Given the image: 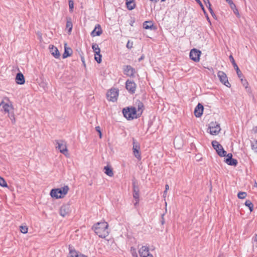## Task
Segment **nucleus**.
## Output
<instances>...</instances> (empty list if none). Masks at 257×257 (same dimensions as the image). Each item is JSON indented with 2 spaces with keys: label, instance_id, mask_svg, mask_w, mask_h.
Wrapping results in <instances>:
<instances>
[{
  "label": "nucleus",
  "instance_id": "1",
  "mask_svg": "<svg viewBox=\"0 0 257 257\" xmlns=\"http://www.w3.org/2000/svg\"><path fill=\"white\" fill-rule=\"evenodd\" d=\"M108 227V223L106 222L103 221L95 224L92 228L99 237L105 238L109 234Z\"/></svg>",
  "mask_w": 257,
  "mask_h": 257
},
{
  "label": "nucleus",
  "instance_id": "2",
  "mask_svg": "<svg viewBox=\"0 0 257 257\" xmlns=\"http://www.w3.org/2000/svg\"><path fill=\"white\" fill-rule=\"evenodd\" d=\"M69 188L66 185L59 188H55L51 190L50 195L52 197L56 199L62 198L67 194Z\"/></svg>",
  "mask_w": 257,
  "mask_h": 257
},
{
  "label": "nucleus",
  "instance_id": "3",
  "mask_svg": "<svg viewBox=\"0 0 257 257\" xmlns=\"http://www.w3.org/2000/svg\"><path fill=\"white\" fill-rule=\"evenodd\" d=\"M122 113L124 116L128 120H132L140 117L138 116V114L137 113V108H133L132 107L131 108L127 107L123 108Z\"/></svg>",
  "mask_w": 257,
  "mask_h": 257
},
{
  "label": "nucleus",
  "instance_id": "4",
  "mask_svg": "<svg viewBox=\"0 0 257 257\" xmlns=\"http://www.w3.org/2000/svg\"><path fill=\"white\" fill-rule=\"evenodd\" d=\"M212 145L219 156L224 157L226 156V152L224 150L222 146L217 141H213Z\"/></svg>",
  "mask_w": 257,
  "mask_h": 257
},
{
  "label": "nucleus",
  "instance_id": "5",
  "mask_svg": "<svg viewBox=\"0 0 257 257\" xmlns=\"http://www.w3.org/2000/svg\"><path fill=\"white\" fill-rule=\"evenodd\" d=\"M118 95V90L116 88L110 89L106 94L107 99L112 102L116 101Z\"/></svg>",
  "mask_w": 257,
  "mask_h": 257
},
{
  "label": "nucleus",
  "instance_id": "6",
  "mask_svg": "<svg viewBox=\"0 0 257 257\" xmlns=\"http://www.w3.org/2000/svg\"><path fill=\"white\" fill-rule=\"evenodd\" d=\"M209 132L211 135H216L220 131L221 128L219 123L216 122H211L209 126Z\"/></svg>",
  "mask_w": 257,
  "mask_h": 257
},
{
  "label": "nucleus",
  "instance_id": "7",
  "mask_svg": "<svg viewBox=\"0 0 257 257\" xmlns=\"http://www.w3.org/2000/svg\"><path fill=\"white\" fill-rule=\"evenodd\" d=\"M57 146L56 147L58 150H59L60 152L67 156L68 154V150L67 149L66 143L63 141H56Z\"/></svg>",
  "mask_w": 257,
  "mask_h": 257
},
{
  "label": "nucleus",
  "instance_id": "8",
  "mask_svg": "<svg viewBox=\"0 0 257 257\" xmlns=\"http://www.w3.org/2000/svg\"><path fill=\"white\" fill-rule=\"evenodd\" d=\"M217 76L219 79L220 81L222 83H223L224 85L228 88L230 87L231 85L229 83L227 77L224 72L223 71H219L217 73Z\"/></svg>",
  "mask_w": 257,
  "mask_h": 257
},
{
  "label": "nucleus",
  "instance_id": "9",
  "mask_svg": "<svg viewBox=\"0 0 257 257\" xmlns=\"http://www.w3.org/2000/svg\"><path fill=\"white\" fill-rule=\"evenodd\" d=\"M201 53L200 50L196 49H193L190 52L189 56L190 59L194 62H199Z\"/></svg>",
  "mask_w": 257,
  "mask_h": 257
},
{
  "label": "nucleus",
  "instance_id": "10",
  "mask_svg": "<svg viewBox=\"0 0 257 257\" xmlns=\"http://www.w3.org/2000/svg\"><path fill=\"white\" fill-rule=\"evenodd\" d=\"M136 84L133 80H127L125 82V88L128 91L131 93L134 94L136 91Z\"/></svg>",
  "mask_w": 257,
  "mask_h": 257
},
{
  "label": "nucleus",
  "instance_id": "11",
  "mask_svg": "<svg viewBox=\"0 0 257 257\" xmlns=\"http://www.w3.org/2000/svg\"><path fill=\"white\" fill-rule=\"evenodd\" d=\"M141 257H153L152 254L149 252V247L147 246H143L139 250Z\"/></svg>",
  "mask_w": 257,
  "mask_h": 257
},
{
  "label": "nucleus",
  "instance_id": "12",
  "mask_svg": "<svg viewBox=\"0 0 257 257\" xmlns=\"http://www.w3.org/2000/svg\"><path fill=\"white\" fill-rule=\"evenodd\" d=\"M133 108H137V113L138 116H140L144 110V106L143 103L139 100H137L135 102V106Z\"/></svg>",
  "mask_w": 257,
  "mask_h": 257
},
{
  "label": "nucleus",
  "instance_id": "13",
  "mask_svg": "<svg viewBox=\"0 0 257 257\" xmlns=\"http://www.w3.org/2000/svg\"><path fill=\"white\" fill-rule=\"evenodd\" d=\"M70 212V207L69 204L62 205L59 210V213L62 217L68 215Z\"/></svg>",
  "mask_w": 257,
  "mask_h": 257
},
{
  "label": "nucleus",
  "instance_id": "14",
  "mask_svg": "<svg viewBox=\"0 0 257 257\" xmlns=\"http://www.w3.org/2000/svg\"><path fill=\"white\" fill-rule=\"evenodd\" d=\"M123 72L125 75L129 77H134L136 71L131 66L126 65L123 67Z\"/></svg>",
  "mask_w": 257,
  "mask_h": 257
},
{
  "label": "nucleus",
  "instance_id": "15",
  "mask_svg": "<svg viewBox=\"0 0 257 257\" xmlns=\"http://www.w3.org/2000/svg\"><path fill=\"white\" fill-rule=\"evenodd\" d=\"M133 153L134 156L139 160L141 159V154L140 153V146L134 140L133 142Z\"/></svg>",
  "mask_w": 257,
  "mask_h": 257
},
{
  "label": "nucleus",
  "instance_id": "16",
  "mask_svg": "<svg viewBox=\"0 0 257 257\" xmlns=\"http://www.w3.org/2000/svg\"><path fill=\"white\" fill-rule=\"evenodd\" d=\"M203 111V106L201 104L198 103L195 108L194 115L196 117H199L202 115Z\"/></svg>",
  "mask_w": 257,
  "mask_h": 257
},
{
  "label": "nucleus",
  "instance_id": "17",
  "mask_svg": "<svg viewBox=\"0 0 257 257\" xmlns=\"http://www.w3.org/2000/svg\"><path fill=\"white\" fill-rule=\"evenodd\" d=\"M15 81L18 84L22 85L25 82V79L24 75L20 72L18 73L15 78Z\"/></svg>",
  "mask_w": 257,
  "mask_h": 257
},
{
  "label": "nucleus",
  "instance_id": "18",
  "mask_svg": "<svg viewBox=\"0 0 257 257\" xmlns=\"http://www.w3.org/2000/svg\"><path fill=\"white\" fill-rule=\"evenodd\" d=\"M229 59L231 61L234 69H235L236 71V73L237 74V76L239 78H240V77H242V73L240 71V70H239L238 66L237 65V64H236L234 60V58L233 57H232V55H230L229 56Z\"/></svg>",
  "mask_w": 257,
  "mask_h": 257
},
{
  "label": "nucleus",
  "instance_id": "19",
  "mask_svg": "<svg viewBox=\"0 0 257 257\" xmlns=\"http://www.w3.org/2000/svg\"><path fill=\"white\" fill-rule=\"evenodd\" d=\"M133 197L135 199H139L140 197V190L139 186L135 182L133 183Z\"/></svg>",
  "mask_w": 257,
  "mask_h": 257
},
{
  "label": "nucleus",
  "instance_id": "20",
  "mask_svg": "<svg viewBox=\"0 0 257 257\" xmlns=\"http://www.w3.org/2000/svg\"><path fill=\"white\" fill-rule=\"evenodd\" d=\"M102 30L99 24H97L95 26L94 29L92 31L91 33V35L92 37H95L96 36H100L102 34Z\"/></svg>",
  "mask_w": 257,
  "mask_h": 257
},
{
  "label": "nucleus",
  "instance_id": "21",
  "mask_svg": "<svg viewBox=\"0 0 257 257\" xmlns=\"http://www.w3.org/2000/svg\"><path fill=\"white\" fill-rule=\"evenodd\" d=\"M50 51L51 54L56 58H59L60 56V54L58 50V49L54 46H50Z\"/></svg>",
  "mask_w": 257,
  "mask_h": 257
},
{
  "label": "nucleus",
  "instance_id": "22",
  "mask_svg": "<svg viewBox=\"0 0 257 257\" xmlns=\"http://www.w3.org/2000/svg\"><path fill=\"white\" fill-rule=\"evenodd\" d=\"M67 44H65L64 46V52L63 54L62 57L65 59L69 56H70L72 54V50L70 48L66 47Z\"/></svg>",
  "mask_w": 257,
  "mask_h": 257
},
{
  "label": "nucleus",
  "instance_id": "23",
  "mask_svg": "<svg viewBox=\"0 0 257 257\" xmlns=\"http://www.w3.org/2000/svg\"><path fill=\"white\" fill-rule=\"evenodd\" d=\"M143 28L145 29H154V26L151 21H146L143 23Z\"/></svg>",
  "mask_w": 257,
  "mask_h": 257
},
{
  "label": "nucleus",
  "instance_id": "24",
  "mask_svg": "<svg viewBox=\"0 0 257 257\" xmlns=\"http://www.w3.org/2000/svg\"><path fill=\"white\" fill-rule=\"evenodd\" d=\"M104 173L107 176L109 177H112L113 176V172L112 168L108 166H105L104 167Z\"/></svg>",
  "mask_w": 257,
  "mask_h": 257
},
{
  "label": "nucleus",
  "instance_id": "25",
  "mask_svg": "<svg viewBox=\"0 0 257 257\" xmlns=\"http://www.w3.org/2000/svg\"><path fill=\"white\" fill-rule=\"evenodd\" d=\"M225 162L230 166H236L237 164V161L234 159H225Z\"/></svg>",
  "mask_w": 257,
  "mask_h": 257
},
{
  "label": "nucleus",
  "instance_id": "26",
  "mask_svg": "<svg viewBox=\"0 0 257 257\" xmlns=\"http://www.w3.org/2000/svg\"><path fill=\"white\" fill-rule=\"evenodd\" d=\"M174 144L175 147H177L179 149L182 146V141L179 137H176L174 139Z\"/></svg>",
  "mask_w": 257,
  "mask_h": 257
},
{
  "label": "nucleus",
  "instance_id": "27",
  "mask_svg": "<svg viewBox=\"0 0 257 257\" xmlns=\"http://www.w3.org/2000/svg\"><path fill=\"white\" fill-rule=\"evenodd\" d=\"M134 0H126V5L128 9L132 10L135 8V4L133 2Z\"/></svg>",
  "mask_w": 257,
  "mask_h": 257
},
{
  "label": "nucleus",
  "instance_id": "28",
  "mask_svg": "<svg viewBox=\"0 0 257 257\" xmlns=\"http://www.w3.org/2000/svg\"><path fill=\"white\" fill-rule=\"evenodd\" d=\"M0 106L3 107L5 112H8L9 111L10 106L8 103H5L3 101L1 102Z\"/></svg>",
  "mask_w": 257,
  "mask_h": 257
},
{
  "label": "nucleus",
  "instance_id": "29",
  "mask_svg": "<svg viewBox=\"0 0 257 257\" xmlns=\"http://www.w3.org/2000/svg\"><path fill=\"white\" fill-rule=\"evenodd\" d=\"M73 27L72 23L71 21V19L69 18L67 20L66 23V28L68 29V32L70 33L72 31V29Z\"/></svg>",
  "mask_w": 257,
  "mask_h": 257
},
{
  "label": "nucleus",
  "instance_id": "30",
  "mask_svg": "<svg viewBox=\"0 0 257 257\" xmlns=\"http://www.w3.org/2000/svg\"><path fill=\"white\" fill-rule=\"evenodd\" d=\"M92 48L93 51L94 52L95 54V53H100V48H99L98 45L97 44H96V43L93 44L92 45Z\"/></svg>",
  "mask_w": 257,
  "mask_h": 257
},
{
  "label": "nucleus",
  "instance_id": "31",
  "mask_svg": "<svg viewBox=\"0 0 257 257\" xmlns=\"http://www.w3.org/2000/svg\"><path fill=\"white\" fill-rule=\"evenodd\" d=\"M245 206H247L249 208L250 211H252L253 208V205L250 200H246V201L245 202Z\"/></svg>",
  "mask_w": 257,
  "mask_h": 257
},
{
  "label": "nucleus",
  "instance_id": "32",
  "mask_svg": "<svg viewBox=\"0 0 257 257\" xmlns=\"http://www.w3.org/2000/svg\"><path fill=\"white\" fill-rule=\"evenodd\" d=\"M94 59L98 63H100L101 62V55L100 53H95Z\"/></svg>",
  "mask_w": 257,
  "mask_h": 257
},
{
  "label": "nucleus",
  "instance_id": "33",
  "mask_svg": "<svg viewBox=\"0 0 257 257\" xmlns=\"http://www.w3.org/2000/svg\"><path fill=\"white\" fill-rule=\"evenodd\" d=\"M247 194L245 192H239L237 194V197L239 199H244L246 197Z\"/></svg>",
  "mask_w": 257,
  "mask_h": 257
},
{
  "label": "nucleus",
  "instance_id": "34",
  "mask_svg": "<svg viewBox=\"0 0 257 257\" xmlns=\"http://www.w3.org/2000/svg\"><path fill=\"white\" fill-rule=\"evenodd\" d=\"M130 251L133 257H138L136 249L135 247H131Z\"/></svg>",
  "mask_w": 257,
  "mask_h": 257
},
{
  "label": "nucleus",
  "instance_id": "35",
  "mask_svg": "<svg viewBox=\"0 0 257 257\" xmlns=\"http://www.w3.org/2000/svg\"><path fill=\"white\" fill-rule=\"evenodd\" d=\"M0 186L3 187H6L8 186L7 183L5 179L0 177Z\"/></svg>",
  "mask_w": 257,
  "mask_h": 257
},
{
  "label": "nucleus",
  "instance_id": "36",
  "mask_svg": "<svg viewBox=\"0 0 257 257\" xmlns=\"http://www.w3.org/2000/svg\"><path fill=\"white\" fill-rule=\"evenodd\" d=\"M20 231L23 233H26L28 232V227L26 226H21Z\"/></svg>",
  "mask_w": 257,
  "mask_h": 257
},
{
  "label": "nucleus",
  "instance_id": "37",
  "mask_svg": "<svg viewBox=\"0 0 257 257\" xmlns=\"http://www.w3.org/2000/svg\"><path fill=\"white\" fill-rule=\"evenodd\" d=\"M251 148L255 152H257V140H255L254 143H251Z\"/></svg>",
  "mask_w": 257,
  "mask_h": 257
},
{
  "label": "nucleus",
  "instance_id": "38",
  "mask_svg": "<svg viewBox=\"0 0 257 257\" xmlns=\"http://www.w3.org/2000/svg\"><path fill=\"white\" fill-rule=\"evenodd\" d=\"M230 8L233 10H235V9H236L235 5L233 3V2L231 0H229V1L227 2Z\"/></svg>",
  "mask_w": 257,
  "mask_h": 257
},
{
  "label": "nucleus",
  "instance_id": "39",
  "mask_svg": "<svg viewBox=\"0 0 257 257\" xmlns=\"http://www.w3.org/2000/svg\"><path fill=\"white\" fill-rule=\"evenodd\" d=\"M69 6L70 11H72L74 8L73 2L72 0L69 1Z\"/></svg>",
  "mask_w": 257,
  "mask_h": 257
},
{
  "label": "nucleus",
  "instance_id": "40",
  "mask_svg": "<svg viewBox=\"0 0 257 257\" xmlns=\"http://www.w3.org/2000/svg\"><path fill=\"white\" fill-rule=\"evenodd\" d=\"M133 42L128 40L126 44V47L128 49H131L133 47Z\"/></svg>",
  "mask_w": 257,
  "mask_h": 257
},
{
  "label": "nucleus",
  "instance_id": "41",
  "mask_svg": "<svg viewBox=\"0 0 257 257\" xmlns=\"http://www.w3.org/2000/svg\"><path fill=\"white\" fill-rule=\"evenodd\" d=\"M67 257H76V251L75 250H70V255Z\"/></svg>",
  "mask_w": 257,
  "mask_h": 257
},
{
  "label": "nucleus",
  "instance_id": "42",
  "mask_svg": "<svg viewBox=\"0 0 257 257\" xmlns=\"http://www.w3.org/2000/svg\"><path fill=\"white\" fill-rule=\"evenodd\" d=\"M240 80H241V83L243 84V85L246 88L247 87V85L248 84V83L246 82V81L245 80H243V78H242L241 77H240Z\"/></svg>",
  "mask_w": 257,
  "mask_h": 257
},
{
  "label": "nucleus",
  "instance_id": "43",
  "mask_svg": "<svg viewBox=\"0 0 257 257\" xmlns=\"http://www.w3.org/2000/svg\"><path fill=\"white\" fill-rule=\"evenodd\" d=\"M95 130L99 133V137L101 138L102 136V134L100 131V127L99 126H96Z\"/></svg>",
  "mask_w": 257,
  "mask_h": 257
},
{
  "label": "nucleus",
  "instance_id": "44",
  "mask_svg": "<svg viewBox=\"0 0 257 257\" xmlns=\"http://www.w3.org/2000/svg\"><path fill=\"white\" fill-rule=\"evenodd\" d=\"M169 185L168 184H166L165 185V190L164 191V194H163V196H164V197H165V196L166 195V194H167V192L169 190Z\"/></svg>",
  "mask_w": 257,
  "mask_h": 257
},
{
  "label": "nucleus",
  "instance_id": "45",
  "mask_svg": "<svg viewBox=\"0 0 257 257\" xmlns=\"http://www.w3.org/2000/svg\"><path fill=\"white\" fill-rule=\"evenodd\" d=\"M200 6V7L202 8V9L204 11V9L203 7V6L202 4L201 3V1L200 0H195Z\"/></svg>",
  "mask_w": 257,
  "mask_h": 257
},
{
  "label": "nucleus",
  "instance_id": "46",
  "mask_svg": "<svg viewBox=\"0 0 257 257\" xmlns=\"http://www.w3.org/2000/svg\"><path fill=\"white\" fill-rule=\"evenodd\" d=\"M234 13L238 17H239V14L237 9H235V10H233Z\"/></svg>",
  "mask_w": 257,
  "mask_h": 257
},
{
  "label": "nucleus",
  "instance_id": "47",
  "mask_svg": "<svg viewBox=\"0 0 257 257\" xmlns=\"http://www.w3.org/2000/svg\"><path fill=\"white\" fill-rule=\"evenodd\" d=\"M209 11V12L210 13V14H211L212 16L213 17H215V15L213 10L212 9V8H210V10Z\"/></svg>",
  "mask_w": 257,
  "mask_h": 257
},
{
  "label": "nucleus",
  "instance_id": "48",
  "mask_svg": "<svg viewBox=\"0 0 257 257\" xmlns=\"http://www.w3.org/2000/svg\"><path fill=\"white\" fill-rule=\"evenodd\" d=\"M76 257H88L84 254H78V253L76 251Z\"/></svg>",
  "mask_w": 257,
  "mask_h": 257
},
{
  "label": "nucleus",
  "instance_id": "49",
  "mask_svg": "<svg viewBox=\"0 0 257 257\" xmlns=\"http://www.w3.org/2000/svg\"><path fill=\"white\" fill-rule=\"evenodd\" d=\"M207 4L206 5V6L209 10L210 8H211V5L210 3L209 2V0H207Z\"/></svg>",
  "mask_w": 257,
  "mask_h": 257
},
{
  "label": "nucleus",
  "instance_id": "50",
  "mask_svg": "<svg viewBox=\"0 0 257 257\" xmlns=\"http://www.w3.org/2000/svg\"><path fill=\"white\" fill-rule=\"evenodd\" d=\"M226 157L227 158L226 159H232V155L231 153H228L227 155H226Z\"/></svg>",
  "mask_w": 257,
  "mask_h": 257
},
{
  "label": "nucleus",
  "instance_id": "51",
  "mask_svg": "<svg viewBox=\"0 0 257 257\" xmlns=\"http://www.w3.org/2000/svg\"><path fill=\"white\" fill-rule=\"evenodd\" d=\"M164 214L162 215V219H161V224L162 225H163L165 223V220H164Z\"/></svg>",
  "mask_w": 257,
  "mask_h": 257
},
{
  "label": "nucleus",
  "instance_id": "52",
  "mask_svg": "<svg viewBox=\"0 0 257 257\" xmlns=\"http://www.w3.org/2000/svg\"><path fill=\"white\" fill-rule=\"evenodd\" d=\"M136 202L134 203V205L135 206H137V204L139 203V199H136Z\"/></svg>",
  "mask_w": 257,
  "mask_h": 257
},
{
  "label": "nucleus",
  "instance_id": "53",
  "mask_svg": "<svg viewBox=\"0 0 257 257\" xmlns=\"http://www.w3.org/2000/svg\"><path fill=\"white\" fill-rule=\"evenodd\" d=\"M143 59H144V56H142L141 58H140L139 59V61H141V60H142Z\"/></svg>",
  "mask_w": 257,
  "mask_h": 257
},
{
  "label": "nucleus",
  "instance_id": "54",
  "mask_svg": "<svg viewBox=\"0 0 257 257\" xmlns=\"http://www.w3.org/2000/svg\"><path fill=\"white\" fill-rule=\"evenodd\" d=\"M253 130L254 131L255 133H257V126L255 127L254 128H253Z\"/></svg>",
  "mask_w": 257,
  "mask_h": 257
},
{
  "label": "nucleus",
  "instance_id": "55",
  "mask_svg": "<svg viewBox=\"0 0 257 257\" xmlns=\"http://www.w3.org/2000/svg\"><path fill=\"white\" fill-rule=\"evenodd\" d=\"M150 1L156 3L158 2L159 0H150Z\"/></svg>",
  "mask_w": 257,
  "mask_h": 257
},
{
  "label": "nucleus",
  "instance_id": "56",
  "mask_svg": "<svg viewBox=\"0 0 257 257\" xmlns=\"http://www.w3.org/2000/svg\"><path fill=\"white\" fill-rule=\"evenodd\" d=\"M254 241L256 242V243H257V233H256V236H255V238L254 239Z\"/></svg>",
  "mask_w": 257,
  "mask_h": 257
},
{
  "label": "nucleus",
  "instance_id": "57",
  "mask_svg": "<svg viewBox=\"0 0 257 257\" xmlns=\"http://www.w3.org/2000/svg\"><path fill=\"white\" fill-rule=\"evenodd\" d=\"M204 2L206 4V5L207 4V0H204Z\"/></svg>",
  "mask_w": 257,
  "mask_h": 257
},
{
  "label": "nucleus",
  "instance_id": "58",
  "mask_svg": "<svg viewBox=\"0 0 257 257\" xmlns=\"http://www.w3.org/2000/svg\"><path fill=\"white\" fill-rule=\"evenodd\" d=\"M218 257H224V256L223 254H220Z\"/></svg>",
  "mask_w": 257,
  "mask_h": 257
},
{
  "label": "nucleus",
  "instance_id": "59",
  "mask_svg": "<svg viewBox=\"0 0 257 257\" xmlns=\"http://www.w3.org/2000/svg\"><path fill=\"white\" fill-rule=\"evenodd\" d=\"M166 0H161L162 2H165Z\"/></svg>",
  "mask_w": 257,
  "mask_h": 257
},
{
  "label": "nucleus",
  "instance_id": "60",
  "mask_svg": "<svg viewBox=\"0 0 257 257\" xmlns=\"http://www.w3.org/2000/svg\"><path fill=\"white\" fill-rule=\"evenodd\" d=\"M39 36H40V38L41 39V36L40 35H39Z\"/></svg>",
  "mask_w": 257,
  "mask_h": 257
},
{
  "label": "nucleus",
  "instance_id": "61",
  "mask_svg": "<svg viewBox=\"0 0 257 257\" xmlns=\"http://www.w3.org/2000/svg\"><path fill=\"white\" fill-rule=\"evenodd\" d=\"M39 36H40V38L41 39V36L40 35H39Z\"/></svg>",
  "mask_w": 257,
  "mask_h": 257
},
{
  "label": "nucleus",
  "instance_id": "62",
  "mask_svg": "<svg viewBox=\"0 0 257 257\" xmlns=\"http://www.w3.org/2000/svg\"><path fill=\"white\" fill-rule=\"evenodd\" d=\"M207 19L209 21V22H210V21L209 20V18H207Z\"/></svg>",
  "mask_w": 257,
  "mask_h": 257
},
{
  "label": "nucleus",
  "instance_id": "63",
  "mask_svg": "<svg viewBox=\"0 0 257 257\" xmlns=\"http://www.w3.org/2000/svg\"><path fill=\"white\" fill-rule=\"evenodd\" d=\"M226 2L229 1V0H226Z\"/></svg>",
  "mask_w": 257,
  "mask_h": 257
}]
</instances>
